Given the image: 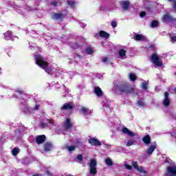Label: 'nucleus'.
Returning <instances> with one entry per match:
<instances>
[{"label": "nucleus", "mask_w": 176, "mask_h": 176, "mask_svg": "<svg viewBox=\"0 0 176 176\" xmlns=\"http://www.w3.org/2000/svg\"><path fill=\"white\" fill-rule=\"evenodd\" d=\"M34 57L36 64L38 65V67H41V68L44 69L47 74H52L53 67L50 66L49 63L43 60V58L41 55H35Z\"/></svg>", "instance_id": "obj_1"}, {"label": "nucleus", "mask_w": 176, "mask_h": 176, "mask_svg": "<svg viewBox=\"0 0 176 176\" xmlns=\"http://www.w3.org/2000/svg\"><path fill=\"white\" fill-rule=\"evenodd\" d=\"M116 90L119 91H122L123 93H133L134 91V88H132L126 82H120L118 85H115Z\"/></svg>", "instance_id": "obj_2"}, {"label": "nucleus", "mask_w": 176, "mask_h": 176, "mask_svg": "<svg viewBox=\"0 0 176 176\" xmlns=\"http://www.w3.org/2000/svg\"><path fill=\"white\" fill-rule=\"evenodd\" d=\"M87 164L89 166V174L93 176L97 175V160L92 159Z\"/></svg>", "instance_id": "obj_3"}, {"label": "nucleus", "mask_w": 176, "mask_h": 176, "mask_svg": "<svg viewBox=\"0 0 176 176\" xmlns=\"http://www.w3.org/2000/svg\"><path fill=\"white\" fill-rule=\"evenodd\" d=\"M153 64L156 65V67H162L163 65V61L162 60V58L159 57V56L156 54H153L151 57Z\"/></svg>", "instance_id": "obj_4"}, {"label": "nucleus", "mask_w": 176, "mask_h": 176, "mask_svg": "<svg viewBox=\"0 0 176 176\" xmlns=\"http://www.w3.org/2000/svg\"><path fill=\"white\" fill-rule=\"evenodd\" d=\"M165 176H176V165L168 166Z\"/></svg>", "instance_id": "obj_5"}, {"label": "nucleus", "mask_w": 176, "mask_h": 176, "mask_svg": "<svg viewBox=\"0 0 176 176\" xmlns=\"http://www.w3.org/2000/svg\"><path fill=\"white\" fill-rule=\"evenodd\" d=\"M4 38L6 41H14V38H17L16 36L12 35V32L8 31L4 34Z\"/></svg>", "instance_id": "obj_6"}, {"label": "nucleus", "mask_w": 176, "mask_h": 176, "mask_svg": "<svg viewBox=\"0 0 176 176\" xmlns=\"http://www.w3.org/2000/svg\"><path fill=\"white\" fill-rule=\"evenodd\" d=\"M169 94L168 92H165L164 94V99L163 100V104L164 107H169L170 102H171V100L168 98Z\"/></svg>", "instance_id": "obj_7"}, {"label": "nucleus", "mask_w": 176, "mask_h": 176, "mask_svg": "<svg viewBox=\"0 0 176 176\" xmlns=\"http://www.w3.org/2000/svg\"><path fill=\"white\" fill-rule=\"evenodd\" d=\"M89 142L92 146H100L101 145V142L96 138H90Z\"/></svg>", "instance_id": "obj_8"}, {"label": "nucleus", "mask_w": 176, "mask_h": 176, "mask_svg": "<svg viewBox=\"0 0 176 176\" xmlns=\"http://www.w3.org/2000/svg\"><path fill=\"white\" fill-rule=\"evenodd\" d=\"M156 142H153L146 151L147 155H152V153H153V152L155 151V149H156Z\"/></svg>", "instance_id": "obj_9"}, {"label": "nucleus", "mask_w": 176, "mask_h": 176, "mask_svg": "<svg viewBox=\"0 0 176 176\" xmlns=\"http://www.w3.org/2000/svg\"><path fill=\"white\" fill-rule=\"evenodd\" d=\"M132 166L137 170L138 171H140V173H145V170H144V168L142 166H138V162H133Z\"/></svg>", "instance_id": "obj_10"}, {"label": "nucleus", "mask_w": 176, "mask_h": 176, "mask_svg": "<svg viewBox=\"0 0 176 176\" xmlns=\"http://www.w3.org/2000/svg\"><path fill=\"white\" fill-rule=\"evenodd\" d=\"M46 140V136L45 135H38L36 138V144H38V145L41 144H43V142H45Z\"/></svg>", "instance_id": "obj_11"}, {"label": "nucleus", "mask_w": 176, "mask_h": 176, "mask_svg": "<svg viewBox=\"0 0 176 176\" xmlns=\"http://www.w3.org/2000/svg\"><path fill=\"white\" fill-rule=\"evenodd\" d=\"M44 151L45 152H50V151H53V144L51 142H46L44 144Z\"/></svg>", "instance_id": "obj_12"}, {"label": "nucleus", "mask_w": 176, "mask_h": 176, "mask_svg": "<svg viewBox=\"0 0 176 176\" xmlns=\"http://www.w3.org/2000/svg\"><path fill=\"white\" fill-rule=\"evenodd\" d=\"M74 108V104L72 103H65L61 108L62 111H68Z\"/></svg>", "instance_id": "obj_13"}, {"label": "nucleus", "mask_w": 176, "mask_h": 176, "mask_svg": "<svg viewBox=\"0 0 176 176\" xmlns=\"http://www.w3.org/2000/svg\"><path fill=\"white\" fill-rule=\"evenodd\" d=\"M122 133L124 134H126L127 135H129V137H134V135H135V134L134 133V132L129 130V129L127 128H123L122 130Z\"/></svg>", "instance_id": "obj_14"}, {"label": "nucleus", "mask_w": 176, "mask_h": 176, "mask_svg": "<svg viewBox=\"0 0 176 176\" xmlns=\"http://www.w3.org/2000/svg\"><path fill=\"white\" fill-rule=\"evenodd\" d=\"M120 5L124 10H127L130 6V2L129 1H122Z\"/></svg>", "instance_id": "obj_15"}, {"label": "nucleus", "mask_w": 176, "mask_h": 176, "mask_svg": "<svg viewBox=\"0 0 176 176\" xmlns=\"http://www.w3.org/2000/svg\"><path fill=\"white\" fill-rule=\"evenodd\" d=\"M16 93L17 94L15 95L16 98H19V100H21V98H23V96L25 94L24 91H23V89H17Z\"/></svg>", "instance_id": "obj_16"}, {"label": "nucleus", "mask_w": 176, "mask_h": 176, "mask_svg": "<svg viewBox=\"0 0 176 176\" xmlns=\"http://www.w3.org/2000/svg\"><path fill=\"white\" fill-rule=\"evenodd\" d=\"M21 104H22V105H23V107H23V112H25V113H31V112H32V109L31 108H30L28 107V105H27L26 102L23 103V102H21Z\"/></svg>", "instance_id": "obj_17"}, {"label": "nucleus", "mask_w": 176, "mask_h": 176, "mask_svg": "<svg viewBox=\"0 0 176 176\" xmlns=\"http://www.w3.org/2000/svg\"><path fill=\"white\" fill-rule=\"evenodd\" d=\"M94 93L96 94L98 97H102L103 92L100 87H94Z\"/></svg>", "instance_id": "obj_18"}, {"label": "nucleus", "mask_w": 176, "mask_h": 176, "mask_svg": "<svg viewBox=\"0 0 176 176\" xmlns=\"http://www.w3.org/2000/svg\"><path fill=\"white\" fill-rule=\"evenodd\" d=\"M81 111H82L83 115H85V116H87V115H91V113H93V111H91L86 107H82Z\"/></svg>", "instance_id": "obj_19"}, {"label": "nucleus", "mask_w": 176, "mask_h": 176, "mask_svg": "<svg viewBox=\"0 0 176 176\" xmlns=\"http://www.w3.org/2000/svg\"><path fill=\"white\" fill-rule=\"evenodd\" d=\"M142 141L146 145H149V144H151V136H149V135L144 136L142 138Z\"/></svg>", "instance_id": "obj_20"}, {"label": "nucleus", "mask_w": 176, "mask_h": 176, "mask_svg": "<svg viewBox=\"0 0 176 176\" xmlns=\"http://www.w3.org/2000/svg\"><path fill=\"white\" fill-rule=\"evenodd\" d=\"M135 41H145V37L142 34H136L133 36Z\"/></svg>", "instance_id": "obj_21"}, {"label": "nucleus", "mask_w": 176, "mask_h": 176, "mask_svg": "<svg viewBox=\"0 0 176 176\" xmlns=\"http://www.w3.org/2000/svg\"><path fill=\"white\" fill-rule=\"evenodd\" d=\"M65 129H71L72 127V124H71V119L67 118L65 122Z\"/></svg>", "instance_id": "obj_22"}, {"label": "nucleus", "mask_w": 176, "mask_h": 176, "mask_svg": "<svg viewBox=\"0 0 176 176\" xmlns=\"http://www.w3.org/2000/svg\"><path fill=\"white\" fill-rule=\"evenodd\" d=\"M99 35L101 38H109V34L107 33L105 31L101 30L99 32Z\"/></svg>", "instance_id": "obj_23"}, {"label": "nucleus", "mask_w": 176, "mask_h": 176, "mask_svg": "<svg viewBox=\"0 0 176 176\" xmlns=\"http://www.w3.org/2000/svg\"><path fill=\"white\" fill-rule=\"evenodd\" d=\"M63 14H54L52 15V19L54 20H60V19H63Z\"/></svg>", "instance_id": "obj_24"}, {"label": "nucleus", "mask_w": 176, "mask_h": 176, "mask_svg": "<svg viewBox=\"0 0 176 176\" xmlns=\"http://www.w3.org/2000/svg\"><path fill=\"white\" fill-rule=\"evenodd\" d=\"M65 149L68 151V152H73V151H75V149H76V146H65Z\"/></svg>", "instance_id": "obj_25"}, {"label": "nucleus", "mask_w": 176, "mask_h": 176, "mask_svg": "<svg viewBox=\"0 0 176 176\" xmlns=\"http://www.w3.org/2000/svg\"><path fill=\"white\" fill-rule=\"evenodd\" d=\"M148 85H149V82H148V81H144L141 85L142 89H143V90H147Z\"/></svg>", "instance_id": "obj_26"}, {"label": "nucleus", "mask_w": 176, "mask_h": 176, "mask_svg": "<svg viewBox=\"0 0 176 176\" xmlns=\"http://www.w3.org/2000/svg\"><path fill=\"white\" fill-rule=\"evenodd\" d=\"M157 25H159V22L156 20L153 21L151 23V27L152 28H156V27H157Z\"/></svg>", "instance_id": "obj_27"}, {"label": "nucleus", "mask_w": 176, "mask_h": 176, "mask_svg": "<svg viewBox=\"0 0 176 176\" xmlns=\"http://www.w3.org/2000/svg\"><path fill=\"white\" fill-rule=\"evenodd\" d=\"M12 152L13 156H17V155H19V153L20 152V149L19 148H14Z\"/></svg>", "instance_id": "obj_28"}, {"label": "nucleus", "mask_w": 176, "mask_h": 176, "mask_svg": "<svg viewBox=\"0 0 176 176\" xmlns=\"http://www.w3.org/2000/svg\"><path fill=\"white\" fill-rule=\"evenodd\" d=\"M105 163L107 166H113V162H112V160H111V158L106 159Z\"/></svg>", "instance_id": "obj_29"}, {"label": "nucleus", "mask_w": 176, "mask_h": 176, "mask_svg": "<svg viewBox=\"0 0 176 176\" xmlns=\"http://www.w3.org/2000/svg\"><path fill=\"white\" fill-rule=\"evenodd\" d=\"M67 5H69V6H70V8H74V6H75V1L67 0Z\"/></svg>", "instance_id": "obj_30"}, {"label": "nucleus", "mask_w": 176, "mask_h": 176, "mask_svg": "<svg viewBox=\"0 0 176 176\" xmlns=\"http://www.w3.org/2000/svg\"><path fill=\"white\" fill-rule=\"evenodd\" d=\"M85 52H86L87 54H93V53L94 52V51L93 50V48H91V47H87L85 50Z\"/></svg>", "instance_id": "obj_31"}, {"label": "nucleus", "mask_w": 176, "mask_h": 176, "mask_svg": "<svg viewBox=\"0 0 176 176\" xmlns=\"http://www.w3.org/2000/svg\"><path fill=\"white\" fill-rule=\"evenodd\" d=\"M119 56L120 57H124L126 56V50L122 49L119 51Z\"/></svg>", "instance_id": "obj_32"}, {"label": "nucleus", "mask_w": 176, "mask_h": 176, "mask_svg": "<svg viewBox=\"0 0 176 176\" xmlns=\"http://www.w3.org/2000/svg\"><path fill=\"white\" fill-rule=\"evenodd\" d=\"M129 79L130 80L134 81L137 79V76L134 74V73H131L129 74Z\"/></svg>", "instance_id": "obj_33"}, {"label": "nucleus", "mask_w": 176, "mask_h": 176, "mask_svg": "<svg viewBox=\"0 0 176 176\" xmlns=\"http://www.w3.org/2000/svg\"><path fill=\"white\" fill-rule=\"evenodd\" d=\"M169 2H173V8L174 12H176V0H168Z\"/></svg>", "instance_id": "obj_34"}, {"label": "nucleus", "mask_w": 176, "mask_h": 176, "mask_svg": "<svg viewBox=\"0 0 176 176\" xmlns=\"http://www.w3.org/2000/svg\"><path fill=\"white\" fill-rule=\"evenodd\" d=\"M138 105H139L140 108H144V107H145V103L142 100H139L138 102Z\"/></svg>", "instance_id": "obj_35"}, {"label": "nucleus", "mask_w": 176, "mask_h": 176, "mask_svg": "<svg viewBox=\"0 0 176 176\" xmlns=\"http://www.w3.org/2000/svg\"><path fill=\"white\" fill-rule=\"evenodd\" d=\"M135 143V140H129L127 143H126V146H131V145H134V144Z\"/></svg>", "instance_id": "obj_36"}, {"label": "nucleus", "mask_w": 176, "mask_h": 176, "mask_svg": "<svg viewBox=\"0 0 176 176\" xmlns=\"http://www.w3.org/2000/svg\"><path fill=\"white\" fill-rule=\"evenodd\" d=\"M164 21H168L170 20V16L168 15H164L163 17Z\"/></svg>", "instance_id": "obj_37"}, {"label": "nucleus", "mask_w": 176, "mask_h": 176, "mask_svg": "<svg viewBox=\"0 0 176 176\" xmlns=\"http://www.w3.org/2000/svg\"><path fill=\"white\" fill-rule=\"evenodd\" d=\"M111 26L113 27V28H116V27H118V23H116V21H113L111 22Z\"/></svg>", "instance_id": "obj_38"}, {"label": "nucleus", "mask_w": 176, "mask_h": 176, "mask_svg": "<svg viewBox=\"0 0 176 176\" xmlns=\"http://www.w3.org/2000/svg\"><path fill=\"white\" fill-rule=\"evenodd\" d=\"M124 167H125V168H126V170H131V168H133V166H131V165H129V164H125Z\"/></svg>", "instance_id": "obj_39"}, {"label": "nucleus", "mask_w": 176, "mask_h": 176, "mask_svg": "<svg viewBox=\"0 0 176 176\" xmlns=\"http://www.w3.org/2000/svg\"><path fill=\"white\" fill-rule=\"evenodd\" d=\"M77 160H78L79 162H82L83 160V157H82V155H78L77 156Z\"/></svg>", "instance_id": "obj_40"}, {"label": "nucleus", "mask_w": 176, "mask_h": 176, "mask_svg": "<svg viewBox=\"0 0 176 176\" xmlns=\"http://www.w3.org/2000/svg\"><path fill=\"white\" fill-rule=\"evenodd\" d=\"M140 17H144V16H146V12H140Z\"/></svg>", "instance_id": "obj_41"}, {"label": "nucleus", "mask_w": 176, "mask_h": 176, "mask_svg": "<svg viewBox=\"0 0 176 176\" xmlns=\"http://www.w3.org/2000/svg\"><path fill=\"white\" fill-rule=\"evenodd\" d=\"M39 107H40L39 104L36 105L34 108V111H38V109H39Z\"/></svg>", "instance_id": "obj_42"}, {"label": "nucleus", "mask_w": 176, "mask_h": 176, "mask_svg": "<svg viewBox=\"0 0 176 176\" xmlns=\"http://www.w3.org/2000/svg\"><path fill=\"white\" fill-rule=\"evenodd\" d=\"M102 61L103 63H107V62L108 61V58H103L102 59Z\"/></svg>", "instance_id": "obj_43"}, {"label": "nucleus", "mask_w": 176, "mask_h": 176, "mask_svg": "<svg viewBox=\"0 0 176 176\" xmlns=\"http://www.w3.org/2000/svg\"><path fill=\"white\" fill-rule=\"evenodd\" d=\"M49 124H54V122L53 121V120H48Z\"/></svg>", "instance_id": "obj_44"}, {"label": "nucleus", "mask_w": 176, "mask_h": 176, "mask_svg": "<svg viewBox=\"0 0 176 176\" xmlns=\"http://www.w3.org/2000/svg\"><path fill=\"white\" fill-rule=\"evenodd\" d=\"M171 42H176V36L172 37Z\"/></svg>", "instance_id": "obj_45"}, {"label": "nucleus", "mask_w": 176, "mask_h": 176, "mask_svg": "<svg viewBox=\"0 0 176 176\" xmlns=\"http://www.w3.org/2000/svg\"><path fill=\"white\" fill-rule=\"evenodd\" d=\"M52 5H53V6H57V1L52 2Z\"/></svg>", "instance_id": "obj_46"}, {"label": "nucleus", "mask_w": 176, "mask_h": 176, "mask_svg": "<svg viewBox=\"0 0 176 176\" xmlns=\"http://www.w3.org/2000/svg\"><path fill=\"white\" fill-rule=\"evenodd\" d=\"M80 26H81L82 28H85V27H86V24H85V23H80Z\"/></svg>", "instance_id": "obj_47"}, {"label": "nucleus", "mask_w": 176, "mask_h": 176, "mask_svg": "<svg viewBox=\"0 0 176 176\" xmlns=\"http://www.w3.org/2000/svg\"><path fill=\"white\" fill-rule=\"evenodd\" d=\"M171 93H176V88L170 90Z\"/></svg>", "instance_id": "obj_48"}, {"label": "nucleus", "mask_w": 176, "mask_h": 176, "mask_svg": "<svg viewBox=\"0 0 176 176\" xmlns=\"http://www.w3.org/2000/svg\"><path fill=\"white\" fill-rule=\"evenodd\" d=\"M41 126H43V127H46V124H45V123H43V124H41Z\"/></svg>", "instance_id": "obj_49"}, {"label": "nucleus", "mask_w": 176, "mask_h": 176, "mask_svg": "<svg viewBox=\"0 0 176 176\" xmlns=\"http://www.w3.org/2000/svg\"><path fill=\"white\" fill-rule=\"evenodd\" d=\"M106 145V146H107V148H111V145H109V144H105Z\"/></svg>", "instance_id": "obj_50"}, {"label": "nucleus", "mask_w": 176, "mask_h": 176, "mask_svg": "<svg viewBox=\"0 0 176 176\" xmlns=\"http://www.w3.org/2000/svg\"><path fill=\"white\" fill-rule=\"evenodd\" d=\"M34 176H39V175H34Z\"/></svg>", "instance_id": "obj_51"}]
</instances>
